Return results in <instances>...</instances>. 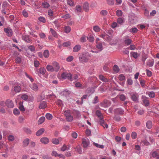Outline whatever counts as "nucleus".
<instances>
[{"instance_id":"nucleus-1","label":"nucleus","mask_w":159,"mask_h":159,"mask_svg":"<svg viewBox=\"0 0 159 159\" xmlns=\"http://www.w3.org/2000/svg\"><path fill=\"white\" fill-rule=\"evenodd\" d=\"M90 57V54L88 52H83L81 54H79V61L82 63H86L89 60Z\"/></svg>"},{"instance_id":"nucleus-2","label":"nucleus","mask_w":159,"mask_h":159,"mask_svg":"<svg viewBox=\"0 0 159 159\" xmlns=\"http://www.w3.org/2000/svg\"><path fill=\"white\" fill-rule=\"evenodd\" d=\"M141 98L143 102V104L145 106L147 107L149 105V102L148 100V98L145 95H142Z\"/></svg>"},{"instance_id":"nucleus-3","label":"nucleus","mask_w":159,"mask_h":159,"mask_svg":"<svg viewBox=\"0 0 159 159\" xmlns=\"http://www.w3.org/2000/svg\"><path fill=\"white\" fill-rule=\"evenodd\" d=\"M124 110L123 109L118 108H116L114 110V114L116 115H122L124 114Z\"/></svg>"},{"instance_id":"nucleus-4","label":"nucleus","mask_w":159,"mask_h":159,"mask_svg":"<svg viewBox=\"0 0 159 159\" xmlns=\"http://www.w3.org/2000/svg\"><path fill=\"white\" fill-rule=\"evenodd\" d=\"M82 143L84 148H87L89 145V141L88 138L82 139Z\"/></svg>"},{"instance_id":"nucleus-5","label":"nucleus","mask_w":159,"mask_h":159,"mask_svg":"<svg viewBox=\"0 0 159 159\" xmlns=\"http://www.w3.org/2000/svg\"><path fill=\"white\" fill-rule=\"evenodd\" d=\"M22 39L27 43H31L32 39L30 36L28 35H24L22 36Z\"/></svg>"},{"instance_id":"nucleus-6","label":"nucleus","mask_w":159,"mask_h":159,"mask_svg":"<svg viewBox=\"0 0 159 159\" xmlns=\"http://www.w3.org/2000/svg\"><path fill=\"white\" fill-rule=\"evenodd\" d=\"M52 64L54 71L56 72L58 71L60 69V66L59 64L56 61H54L52 62Z\"/></svg>"},{"instance_id":"nucleus-7","label":"nucleus","mask_w":159,"mask_h":159,"mask_svg":"<svg viewBox=\"0 0 159 159\" xmlns=\"http://www.w3.org/2000/svg\"><path fill=\"white\" fill-rule=\"evenodd\" d=\"M46 71V70L45 68L43 67H41L39 70L36 69L35 70V72L38 74L39 73H40L41 74L44 75Z\"/></svg>"},{"instance_id":"nucleus-8","label":"nucleus","mask_w":159,"mask_h":159,"mask_svg":"<svg viewBox=\"0 0 159 159\" xmlns=\"http://www.w3.org/2000/svg\"><path fill=\"white\" fill-rule=\"evenodd\" d=\"M4 31L7 34L8 36L10 37L12 34V30L10 28L8 27L4 29Z\"/></svg>"},{"instance_id":"nucleus-9","label":"nucleus","mask_w":159,"mask_h":159,"mask_svg":"<svg viewBox=\"0 0 159 159\" xmlns=\"http://www.w3.org/2000/svg\"><path fill=\"white\" fill-rule=\"evenodd\" d=\"M6 105L9 108H12L14 107V105L13 102L10 99H8L6 102Z\"/></svg>"},{"instance_id":"nucleus-10","label":"nucleus","mask_w":159,"mask_h":159,"mask_svg":"<svg viewBox=\"0 0 159 159\" xmlns=\"http://www.w3.org/2000/svg\"><path fill=\"white\" fill-rule=\"evenodd\" d=\"M40 142L43 144H46L49 142V139L46 137L41 138L40 139Z\"/></svg>"},{"instance_id":"nucleus-11","label":"nucleus","mask_w":159,"mask_h":159,"mask_svg":"<svg viewBox=\"0 0 159 159\" xmlns=\"http://www.w3.org/2000/svg\"><path fill=\"white\" fill-rule=\"evenodd\" d=\"M99 123L101 126H103V125H105V128H107L108 127V125L107 124L105 123L104 120L103 119V118H100L99 119Z\"/></svg>"},{"instance_id":"nucleus-12","label":"nucleus","mask_w":159,"mask_h":159,"mask_svg":"<svg viewBox=\"0 0 159 159\" xmlns=\"http://www.w3.org/2000/svg\"><path fill=\"white\" fill-rule=\"evenodd\" d=\"M99 78L100 80L104 82H106L109 81L108 79L105 78L103 75H99Z\"/></svg>"},{"instance_id":"nucleus-13","label":"nucleus","mask_w":159,"mask_h":159,"mask_svg":"<svg viewBox=\"0 0 159 159\" xmlns=\"http://www.w3.org/2000/svg\"><path fill=\"white\" fill-rule=\"evenodd\" d=\"M21 87L20 85H15L14 87V90L16 93H19L21 90Z\"/></svg>"},{"instance_id":"nucleus-14","label":"nucleus","mask_w":159,"mask_h":159,"mask_svg":"<svg viewBox=\"0 0 159 159\" xmlns=\"http://www.w3.org/2000/svg\"><path fill=\"white\" fill-rule=\"evenodd\" d=\"M131 99L134 101L136 102H138V97L136 94H133L131 96Z\"/></svg>"},{"instance_id":"nucleus-15","label":"nucleus","mask_w":159,"mask_h":159,"mask_svg":"<svg viewBox=\"0 0 159 159\" xmlns=\"http://www.w3.org/2000/svg\"><path fill=\"white\" fill-rule=\"evenodd\" d=\"M30 87L31 89L34 91H37L38 89V86L35 83L31 84L30 85Z\"/></svg>"},{"instance_id":"nucleus-16","label":"nucleus","mask_w":159,"mask_h":159,"mask_svg":"<svg viewBox=\"0 0 159 159\" xmlns=\"http://www.w3.org/2000/svg\"><path fill=\"white\" fill-rule=\"evenodd\" d=\"M146 93L151 98H154L155 97V93L153 91L147 92H146Z\"/></svg>"},{"instance_id":"nucleus-17","label":"nucleus","mask_w":159,"mask_h":159,"mask_svg":"<svg viewBox=\"0 0 159 159\" xmlns=\"http://www.w3.org/2000/svg\"><path fill=\"white\" fill-rule=\"evenodd\" d=\"M81 49V46L79 45H76L73 48V52H77L80 51Z\"/></svg>"},{"instance_id":"nucleus-18","label":"nucleus","mask_w":159,"mask_h":159,"mask_svg":"<svg viewBox=\"0 0 159 159\" xmlns=\"http://www.w3.org/2000/svg\"><path fill=\"white\" fill-rule=\"evenodd\" d=\"M61 138H59L58 139L54 138L52 139V142L54 144L57 145L59 144V141L61 140Z\"/></svg>"},{"instance_id":"nucleus-19","label":"nucleus","mask_w":159,"mask_h":159,"mask_svg":"<svg viewBox=\"0 0 159 159\" xmlns=\"http://www.w3.org/2000/svg\"><path fill=\"white\" fill-rule=\"evenodd\" d=\"M30 143V139L26 138L23 140V145L24 147L27 146Z\"/></svg>"},{"instance_id":"nucleus-20","label":"nucleus","mask_w":159,"mask_h":159,"mask_svg":"<svg viewBox=\"0 0 159 159\" xmlns=\"http://www.w3.org/2000/svg\"><path fill=\"white\" fill-rule=\"evenodd\" d=\"M50 32L52 35L55 37L57 38L58 34L56 31L53 29L50 28L49 29Z\"/></svg>"},{"instance_id":"nucleus-21","label":"nucleus","mask_w":159,"mask_h":159,"mask_svg":"<svg viewBox=\"0 0 159 159\" xmlns=\"http://www.w3.org/2000/svg\"><path fill=\"white\" fill-rule=\"evenodd\" d=\"M125 39L124 41L125 44L127 45H129L131 43L132 40L128 38L127 36L125 37Z\"/></svg>"},{"instance_id":"nucleus-22","label":"nucleus","mask_w":159,"mask_h":159,"mask_svg":"<svg viewBox=\"0 0 159 159\" xmlns=\"http://www.w3.org/2000/svg\"><path fill=\"white\" fill-rule=\"evenodd\" d=\"M47 106V105L45 102L43 101L40 102L39 108L40 109H44Z\"/></svg>"},{"instance_id":"nucleus-23","label":"nucleus","mask_w":159,"mask_h":159,"mask_svg":"<svg viewBox=\"0 0 159 159\" xmlns=\"http://www.w3.org/2000/svg\"><path fill=\"white\" fill-rule=\"evenodd\" d=\"M44 131V128H41L36 132V134L37 136H39L42 135Z\"/></svg>"},{"instance_id":"nucleus-24","label":"nucleus","mask_w":159,"mask_h":159,"mask_svg":"<svg viewBox=\"0 0 159 159\" xmlns=\"http://www.w3.org/2000/svg\"><path fill=\"white\" fill-rule=\"evenodd\" d=\"M146 126L148 129H151L152 127V122L151 120H148L146 122Z\"/></svg>"},{"instance_id":"nucleus-25","label":"nucleus","mask_w":159,"mask_h":159,"mask_svg":"<svg viewBox=\"0 0 159 159\" xmlns=\"http://www.w3.org/2000/svg\"><path fill=\"white\" fill-rule=\"evenodd\" d=\"M70 91L66 89H65L61 92V94L65 96H67L70 93Z\"/></svg>"},{"instance_id":"nucleus-26","label":"nucleus","mask_w":159,"mask_h":159,"mask_svg":"<svg viewBox=\"0 0 159 159\" xmlns=\"http://www.w3.org/2000/svg\"><path fill=\"white\" fill-rule=\"evenodd\" d=\"M96 47L100 51H102L103 49L102 45V43H97Z\"/></svg>"},{"instance_id":"nucleus-27","label":"nucleus","mask_w":159,"mask_h":159,"mask_svg":"<svg viewBox=\"0 0 159 159\" xmlns=\"http://www.w3.org/2000/svg\"><path fill=\"white\" fill-rule=\"evenodd\" d=\"M89 5L88 3L86 2H85L83 5V8L85 11L86 12L88 11L89 10Z\"/></svg>"},{"instance_id":"nucleus-28","label":"nucleus","mask_w":159,"mask_h":159,"mask_svg":"<svg viewBox=\"0 0 159 159\" xmlns=\"http://www.w3.org/2000/svg\"><path fill=\"white\" fill-rule=\"evenodd\" d=\"M114 115V116L113 117V120L117 122L120 121L121 120V118L120 116L118 115Z\"/></svg>"},{"instance_id":"nucleus-29","label":"nucleus","mask_w":159,"mask_h":159,"mask_svg":"<svg viewBox=\"0 0 159 159\" xmlns=\"http://www.w3.org/2000/svg\"><path fill=\"white\" fill-rule=\"evenodd\" d=\"M46 69L47 70L49 71L53 72L54 71L53 66L49 65L47 66Z\"/></svg>"},{"instance_id":"nucleus-30","label":"nucleus","mask_w":159,"mask_h":159,"mask_svg":"<svg viewBox=\"0 0 159 159\" xmlns=\"http://www.w3.org/2000/svg\"><path fill=\"white\" fill-rule=\"evenodd\" d=\"M64 114L66 117L71 115V111L70 110H66L64 111Z\"/></svg>"},{"instance_id":"nucleus-31","label":"nucleus","mask_w":159,"mask_h":159,"mask_svg":"<svg viewBox=\"0 0 159 159\" xmlns=\"http://www.w3.org/2000/svg\"><path fill=\"white\" fill-rule=\"evenodd\" d=\"M64 31L66 33H69L71 30V28L69 26H66L64 27Z\"/></svg>"},{"instance_id":"nucleus-32","label":"nucleus","mask_w":159,"mask_h":159,"mask_svg":"<svg viewBox=\"0 0 159 159\" xmlns=\"http://www.w3.org/2000/svg\"><path fill=\"white\" fill-rule=\"evenodd\" d=\"M81 11L82 7L78 5L76 6L75 10V13L80 12H81Z\"/></svg>"},{"instance_id":"nucleus-33","label":"nucleus","mask_w":159,"mask_h":159,"mask_svg":"<svg viewBox=\"0 0 159 159\" xmlns=\"http://www.w3.org/2000/svg\"><path fill=\"white\" fill-rule=\"evenodd\" d=\"M113 70L115 73H118L120 71V69L118 66L115 65L113 67Z\"/></svg>"},{"instance_id":"nucleus-34","label":"nucleus","mask_w":159,"mask_h":159,"mask_svg":"<svg viewBox=\"0 0 159 159\" xmlns=\"http://www.w3.org/2000/svg\"><path fill=\"white\" fill-rule=\"evenodd\" d=\"M152 156L154 158L159 159V153L156 152H153L152 154Z\"/></svg>"},{"instance_id":"nucleus-35","label":"nucleus","mask_w":159,"mask_h":159,"mask_svg":"<svg viewBox=\"0 0 159 159\" xmlns=\"http://www.w3.org/2000/svg\"><path fill=\"white\" fill-rule=\"evenodd\" d=\"M96 114L97 116L99 118V119L100 118H103V116H102V114L100 111L98 110L96 111Z\"/></svg>"},{"instance_id":"nucleus-36","label":"nucleus","mask_w":159,"mask_h":159,"mask_svg":"<svg viewBox=\"0 0 159 159\" xmlns=\"http://www.w3.org/2000/svg\"><path fill=\"white\" fill-rule=\"evenodd\" d=\"M99 105L103 107L106 108L107 107V101L106 100L100 103Z\"/></svg>"},{"instance_id":"nucleus-37","label":"nucleus","mask_w":159,"mask_h":159,"mask_svg":"<svg viewBox=\"0 0 159 159\" xmlns=\"http://www.w3.org/2000/svg\"><path fill=\"white\" fill-rule=\"evenodd\" d=\"M130 54L135 59H136L140 55V54H138L137 52H131Z\"/></svg>"},{"instance_id":"nucleus-38","label":"nucleus","mask_w":159,"mask_h":159,"mask_svg":"<svg viewBox=\"0 0 159 159\" xmlns=\"http://www.w3.org/2000/svg\"><path fill=\"white\" fill-rule=\"evenodd\" d=\"M45 117L44 116L41 117L38 121V124L40 125L43 123L45 121Z\"/></svg>"},{"instance_id":"nucleus-39","label":"nucleus","mask_w":159,"mask_h":159,"mask_svg":"<svg viewBox=\"0 0 159 159\" xmlns=\"http://www.w3.org/2000/svg\"><path fill=\"white\" fill-rule=\"evenodd\" d=\"M21 98L25 101H27L29 98V96L27 94L24 93L21 95Z\"/></svg>"},{"instance_id":"nucleus-40","label":"nucleus","mask_w":159,"mask_h":159,"mask_svg":"<svg viewBox=\"0 0 159 159\" xmlns=\"http://www.w3.org/2000/svg\"><path fill=\"white\" fill-rule=\"evenodd\" d=\"M44 57L46 58H48L49 55V51L48 50H46L44 51L43 53Z\"/></svg>"},{"instance_id":"nucleus-41","label":"nucleus","mask_w":159,"mask_h":159,"mask_svg":"<svg viewBox=\"0 0 159 159\" xmlns=\"http://www.w3.org/2000/svg\"><path fill=\"white\" fill-rule=\"evenodd\" d=\"M75 149L77 151V152L79 154H81L82 153V151L81 148L80 146H77Z\"/></svg>"},{"instance_id":"nucleus-42","label":"nucleus","mask_w":159,"mask_h":159,"mask_svg":"<svg viewBox=\"0 0 159 159\" xmlns=\"http://www.w3.org/2000/svg\"><path fill=\"white\" fill-rule=\"evenodd\" d=\"M129 31L132 33H135L137 32L138 30L136 27H133L129 29Z\"/></svg>"},{"instance_id":"nucleus-43","label":"nucleus","mask_w":159,"mask_h":159,"mask_svg":"<svg viewBox=\"0 0 159 159\" xmlns=\"http://www.w3.org/2000/svg\"><path fill=\"white\" fill-rule=\"evenodd\" d=\"M42 6L44 8H48L49 7L50 5L48 3L46 2H44L42 3Z\"/></svg>"},{"instance_id":"nucleus-44","label":"nucleus","mask_w":159,"mask_h":159,"mask_svg":"<svg viewBox=\"0 0 159 159\" xmlns=\"http://www.w3.org/2000/svg\"><path fill=\"white\" fill-rule=\"evenodd\" d=\"M73 117L71 116V115L66 117V120L68 122L72 121L73 120Z\"/></svg>"},{"instance_id":"nucleus-45","label":"nucleus","mask_w":159,"mask_h":159,"mask_svg":"<svg viewBox=\"0 0 159 159\" xmlns=\"http://www.w3.org/2000/svg\"><path fill=\"white\" fill-rule=\"evenodd\" d=\"M93 29L95 32H99L100 30V28L97 25L94 26L93 27Z\"/></svg>"},{"instance_id":"nucleus-46","label":"nucleus","mask_w":159,"mask_h":159,"mask_svg":"<svg viewBox=\"0 0 159 159\" xmlns=\"http://www.w3.org/2000/svg\"><path fill=\"white\" fill-rule=\"evenodd\" d=\"M28 48L31 52H36L35 48L33 45L29 46L28 47Z\"/></svg>"},{"instance_id":"nucleus-47","label":"nucleus","mask_w":159,"mask_h":159,"mask_svg":"<svg viewBox=\"0 0 159 159\" xmlns=\"http://www.w3.org/2000/svg\"><path fill=\"white\" fill-rule=\"evenodd\" d=\"M94 89L93 88H89L86 89V92L88 93H93L94 92Z\"/></svg>"},{"instance_id":"nucleus-48","label":"nucleus","mask_w":159,"mask_h":159,"mask_svg":"<svg viewBox=\"0 0 159 159\" xmlns=\"http://www.w3.org/2000/svg\"><path fill=\"white\" fill-rule=\"evenodd\" d=\"M13 114L16 116L20 114V112L19 110L16 108L14 109L13 110Z\"/></svg>"},{"instance_id":"nucleus-49","label":"nucleus","mask_w":159,"mask_h":159,"mask_svg":"<svg viewBox=\"0 0 159 159\" xmlns=\"http://www.w3.org/2000/svg\"><path fill=\"white\" fill-rule=\"evenodd\" d=\"M46 118L48 120H51L52 118V116L50 113H47L45 116Z\"/></svg>"},{"instance_id":"nucleus-50","label":"nucleus","mask_w":159,"mask_h":159,"mask_svg":"<svg viewBox=\"0 0 159 159\" xmlns=\"http://www.w3.org/2000/svg\"><path fill=\"white\" fill-rule=\"evenodd\" d=\"M69 149V148H68L66 145L64 144L61 148V150L62 151H64L66 150H68Z\"/></svg>"},{"instance_id":"nucleus-51","label":"nucleus","mask_w":159,"mask_h":159,"mask_svg":"<svg viewBox=\"0 0 159 159\" xmlns=\"http://www.w3.org/2000/svg\"><path fill=\"white\" fill-rule=\"evenodd\" d=\"M8 139L9 141L12 142L14 140L15 138L12 135H9L8 137Z\"/></svg>"},{"instance_id":"nucleus-52","label":"nucleus","mask_w":159,"mask_h":159,"mask_svg":"<svg viewBox=\"0 0 159 159\" xmlns=\"http://www.w3.org/2000/svg\"><path fill=\"white\" fill-rule=\"evenodd\" d=\"M108 13L107 11L106 10H102L100 12V14L102 16H106Z\"/></svg>"},{"instance_id":"nucleus-53","label":"nucleus","mask_w":159,"mask_h":159,"mask_svg":"<svg viewBox=\"0 0 159 159\" xmlns=\"http://www.w3.org/2000/svg\"><path fill=\"white\" fill-rule=\"evenodd\" d=\"M119 79L120 81H123L125 80V77L123 74H120L119 75Z\"/></svg>"},{"instance_id":"nucleus-54","label":"nucleus","mask_w":159,"mask_h":159,"mask_svg":"<svg viewBox=\"0 0 159 159\" xmlns=\"http://www.w3.org/2000/svg\"><path fill=\"white\" fill-rule=\"evenodd\" d=\"M19 109L20 110V111H25V108L24 107V106L22 104L20 103H19Z\"/></svg>"},{"instance_id":"nucleus-55","label":"nucleus","mask_w":159,"mask_h":159,"mask_svg":"<svg viewBox=\"0 0 159 159\" xmlns=\"http://www.w3.org/2000/svg\"><path fill=\"white\" fill-rule=\"evenodd\" d=\"M67 3L70 6H73L74 5V2L72 0H67Z\"/></svg>"},{"instance_id":"nucleus-56","label":"nucleus","mask_w":159,"mask_h":159,"mask_svg":"<svg viewBox=\"0 0 159 159\" xmlns=\"http://www.w3.org/2000/svg\"><path fill=\"white\" fill-rule=\"evenodd\" d=\"M80 41L82 43L85 42L86 41V39L85 36H83L80 39Z\"/></svg>"},{"instance_id":"nucleus-57","label":"nucleus","mask_w":159,"mask_h":159,"mask_svg":"<svg viewBox=\"0 0 159 159\" xmlns=\"http://www.w3.org/2000/svg\"><path fill=\"white\" fill-rule=\"evenodd\" d=\"M87 38L89 40L90 42H93L94 40V37L90 35L89 37H87Z\"/></svg>"},{"instance_id":"nucleus-58","label":"nucleus","mask_w":159,"mask_h":159,"mask_svg":"<svg viewBox=\"0 0 159 159\" xmlns=\"http://www.w3.org/2000/svg\"><path fill=\"white\" fill-rule=\"evenodd\" d=\"M137 133L135 132H132L131 134V137L133 139H135L137 138Z\"/></svg>"},{"instance_id":"nucleus-59","label":"nucleus","mask_w":159,"mask_h":159,"mask_svg":"<svg viewBox=\"0 0 159 159\" xmlns=\"http://www.w3.org/2000/svg\"><path fill=\"white\" fill-rule=\"evenodd\" d=\"M107 3L110 5H113L114 4V0H106Z\"/></svg>"},{"instance_id":"nucleus-60","label":"nucleus","mask_w":159,"mask_h":159,"mask_svg":"<svg viewBox=\"0 0 159 159\" xmlns=\"http://www.w3.org/2000/svg\"><path fill=\"white\" fill-rule=\"evenodd\" d=\"M39 36L42 39H45L46 37L45 34L43 33H41L39 34Z\"/></svg>"},{"instance_id":"nucleus-61","label":"nucleus","mask_w":159,"mask_h":159,"mask_svg":"<svg viewBox=\"0 0 159 159\" xmlns=\"http://www.w3.org/2000/svg\"><path fill=\"white\" fill-rule=\"evenodd\" d=\"M38 20L41 22L45 23L46 22V20L45 18L43 17H39L38 18Z\"/></svg>"},{"instance_id":"nucleus-62","label":"nucleus","mask_w":159,"mask_h":159,"mask_svg":"<svg viewBox=\"0 0 159 159\" xmlns=\"http://www.w3.org/2000/svg\"><path fill=\"white\" fill-rule=\"evenodd\" d=\"M21 59L20 57H17L16 58V62L17 64H20L21 63Z\"/></svg>"},{"instance_id":"nucleus-63","label":"nucleus","mask_w":159,"mask_h":159,"mask_svg":"<svg viewBox=\"0 0 159 159\" xmlns=\"http://www.w3.org/2000/svg\"><path fill=\"white\" fill-rule=\"evenodd\" d=\"M22 13L23 16L25 17H27L28 16V13L25 10H23L22 11Z\"/></svg>"},{"instance_id":"nucleus-64","label":"nucleus","mask_w":159,"mask_h":159,"mask_svg":"<svg viewBox=\"0 0 159 159\" xmlns=\"http://www.w3.org/2000/svg\"><path fill=\"white\" fill-rule=\"evenodd\" d=\"M154 62L151 61H149L147 63V65L149 67H152L154 65Z\"/></svg>"}]
</instances>
